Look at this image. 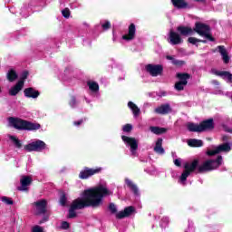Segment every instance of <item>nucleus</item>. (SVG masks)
Instances as JSON below:
<instances>
[{
	"label": "nucleus",
	"mask_w": 232,
	"mask_h": 232,
	"mask_svg": "<svg viewBox=\"0 0 232 232\" xmlns=\"http://www.w3.org/2000/svg\"><path fill=\"white\" fill-rule=\"evenodd\" d=\"M24 150L25 151H38L41 152L44 150H46V143L41 140H37L35 141H33L31 143H28L24 147Z\"/></svg>",
	"instance_id": "nucleus-8"
},
{
	"label": "nucleus",
	"mask_w": 232,
	"mask_h": 232,
	"mask_svg": "<svg viewBox=\"0 0 232 232\" xmlns=\"http://www.w3.org/2000/svg\"><path fill=\"white\" fill-rule=\"evenodd\" d=\"M84 122H86V120H79L77 121H74L73 124H74V126H82V124H84Z\"/></svg>",
	"instance_id": "nucleus-48"
},
{
	"label": "nucleus",
	"mask_w": 232,
	"mask_h": 232,
	"mask_svg": "<svg viewBox=\"0 0 232 232\" xmlns=\"http://www.w3.org/2000/svg\"><path fill=\"white\" fill-rule=\"evenodd\" d=\"M201 37H205L206 39H208L211 43L215 42V38L213 37V35L210 34V32L205 33L203 35H201Z\"/></svg>",
	"instance_id": "nucleus-38"
},
{
	"label": "nucleus",
	"mask_w": 232,
	"mask_h": 232,
	"mask_svg": "<svg viewBox=\"0 0 232 232\" xmlns=\"http://www.w3.org/2000/svg\"><path fill=\"white\" fill-rule=\"evenodd\" d=\"M207 155L208 157H213L215 155H218V151L217 150V148L215 150H208L207 151Z\"/></svg>",
	"instance_id": "nucleus-44"
},
{
	"label": "nucleus",
	"mask_w": 232,
	"mask_h": 232,
	"mask_svg": "<svg viewBox=\"0 0 232 232\" xmlns=\"http://www.w3.org/2000/svg\"><path fill=\"white\" fill-rule=\"evenodd\" d=\"M176 77L179 80V82L184 84V86H188V80L191 79V74L188 72H178Z\"/></svg>",
	"instance_id": "nucleus-22"
},
{
	"label": "nucleus",
	"mask_w": 232,
	"mask_h": 232,
	"mask_svg": "<svg viewBox=\"0 0 232 232\" xmlns=\"http://www.w3.org/2000/svg\"><path fill=\"white\" fill-rule=\"evenodd\" d=\"M222 166V156H218L216 160H208L201 166L197 169V173H206L207 171H213L218 169Z\"/></svg>",
	"instance_id": "nucleus-5"
},
{
	"label": "nucleus",
	"mask_w": 232,
	"mask_h": 232,
	"mask_svg": "<svg viewBox=\"0 0 232 232\" xmlns=\"http://www.w3.org/2000/svg\"><path fill=\"white\" fill-rule=\"evenodd\" d=\"M2 202H5L8 206H12V204H14V201L12 200V198H6V197L2 198Z\"/></svg>",
	"instance_id": "nucleus-41"
},
{
	"label": "nucleus",
	"mask_w": 232,
	"mask_h": 232,
	"mask_svg": "<svg viewBox=\"0 0 232 232\" xmlns=\"http://www.w3.org/2000/svg\"><path fill=\"white\" fill-rule=\"evenodd\" d=\"M121 140L130 146L132 155H134L137 150H139V142L135 138L123 135L121 136Z\"/></svg>",
	"instance_id": "nucleus-10"
},
{
	"label": "nucleus",
	"mask_w": 232,
	"mask_h": 232,
	"mask_svg": "<svg viewBox=\"0 0 232 232\" xmlns=\"http://www.w3.org/2000/svg\"><path fill=\"white\" fill-rule=\"evenodd\" d=\"M169 43L173 46L177 44H182V43H184V40H182V37H180V34L173 30L169 31Z\"/></svg>",
	"instance_id": "nucleus-12"
},
{
	"label": "nucleus",
	"mask_w": 232,
	"mask_h": 232,
	"mask_svg": "<svg viewBox=\"0 0 232 232\" xmlns=\"http://www.w3.org/2000/svg\"><path fill=\"white\" fill-rule=\"evenodd\" d=\"M187 130L193 133H202L204 131H211L215 130V121L212 118L201 121L199 124L188 122L187 124Z\"/></svg>",
	"instance_id": "nucleus-2"
},
{
	"label": "nucleus",
	"mask_w": 232,
	"mask_h": 232,
	"mask_svg": "<svg viewBox=\"0 0 232 232\" xmlns=\"http://www.w3.org/2000/svg\"><path fill=\"white\" fill-rule=\"evenodd\" d=\"M222 139H223L224 141H226V140H227V136H223Z\"/></svg>",
	"instance_id": "nucleus-54"
},
{
	"label": "nucleus",
	"mask_w": 232,
	"mask_h": 232,
	"mask_svg": "<svg viewBox=\"0 0 232 232\" xmlns=\"http://www.w3.org/2000/svg\"><path fill=\"white\" fill-rule=\"evenodd\" d=\"M24 86V82L18 81V82L9 90V95H11L12 97H15V95H17V93H19L21 90H23Z\"/></svg>",
	"instance_id": "nucleus-20"
},
{
	"label": "nucleus",
	"mask_w": 232,
	"mask_h": 232,
	"mask_svg": "<svg viewBox=\"0 0 232 232\" xmlns=\"http://www.w3.org/2000/svg\"><path fill=\"white\" fill-rule=\"evenodd\" d=\"M213 82H214V84H218V81H214Z\"/></svg>",
	"instance_id": "nucleus-55"
},
{
	"label": "nucleus",
	"mask_w": 232,
	"mask_h": 232,
	"mask_svg": "<svg viewBox=\"0 0 232 232\" xmlns=\"http://www.w3.org/2000/svg\"><path fill=\"white\" fill-rule=\"evenodd\" d=\"M122 130L125 133H130L133 130V125L127 123L123 126Z\"/></svg>",
	"instance_id": "nucleus-36"
},
{
	"label": "nucleus",
	"mask_w": 232,
	"mask_h": 232,
	"mask_svg": "<svg viewBox=\"0 0 232 232\" xmlns=\"http://www.w3.org/2000/svg\"><path fill=\"white\" fill-rule=\"evenodd\" d=\"M102 173V168L97 167L96 169H88V177H93V175H99Z\"/></svg>",
	"instance_id": "nucleus-34"
},
{
	"label": "nucleus",
	"mask_w": 232,
	"mask_h": 232,
	"mask_svg": "<svg viewBox=\"0 0 232 232\" xmlns=\"http://www.w3.org/2000/svg\"><path fill=\"white\" fill-rule=\"evenodd\" d=\"M188 146L190 148H202L204 141H202V140L190 139L188 140Z\"/></svg>",
	"instance_id": "nucleus-24"
},
{
	"label": "nucleus",
	"mask_w": 232,
	"mask_h": 232,
	"mask_svg": "<svg viewBox=\"0 0 232 232\" xmlns=\"http://www.w3.org/2000/svg\"><path fill=\"white\" fill-rule=\"evenodd\" d=\"M0 93H1V89H0Z\"/></svg>",
	"instance_id": "nucleus-57"
},
{
	"label": "nucleus",
	"mask_w": 232,
	"mask_h": 232,
	"mask_svg": "<svg viewBox=\"0 0 232 232\" xmlns=\"http://www.w3.org/2000/svg\"><path fill=\"white\" fill-rule=\"evenodd\" d=\"M7 137L11 140V142H13V144L15 146V148H18L19 150L20 148H23V143H21V140H19L17 137L10 134H8Z\"/></svg>",
	"instance_id": "nucleus-33"
},
{
	"label": "nucleus",
	"mask_w": 232,
	"mask_h": 232,
	"mask_svg": "<svg viewBox=\"0 0 232 232\" xmlns=\"http://www.w3.org/2000/svg\"><path fill=\"white\" fill-rule=\"evenodd\" d=\"M179 35H183L184 37H188V35H193V28L184 25H179L177 27Z\"/></svg>",
	"instance_id": "nucleus-19"
},
{
	"label": "nucleus",
	"mask_w": 232,
	"mask_h": 232,
	"mask_svg": "<svg viewBox=\"0 0 232 232\" xmlns=\"http://www.w3.org/2000/svg\"><path fill=\"white\" fill-rule=\"evenodd\" d=\"M128 106L131 109L134 117H139L140 115V109L133 102H129Z\"/></svg>",
	"instance_id": "nucleus-29"
},
{
	"label": "nucleus",
	"mask_w": 232,
	"mask_h": 232,
	"mask_svg": "<svg viewBox=\"0 0 232 232\" xmlns=\"http://www.w3.org/2000/svg\"><path fill=\"white\" fill-rule=\"evenodd\" d=\"M150 130L155 135H162V133H166V131H168V129L166 128L155 127V126L150 127Z\"/></svg>",
	"instance_id": "nucleus-31"
},
{
	"label": "nucleus",
	"mask_w": 232,
	"mask_h": 232,
	"mask_svg": "<svg viewBox=\"0 0 232 232\" xmlns=\"http://www.w3.org/2000/svg\"><path fill=\"white\" fill-rule=\"evenodd\" d=\"M154 111L155 113H158V115H168V113H171L173 110L171 109V105H169V103H165L156 108Z\"/></svg>",
	"instance_id": "nucleus-15"
},
{
	"label": "nucleus",
	"mask_w": 232,
	"mask_h": 232,
	"mask_svg": "<svg viewBox=\"0 0 232 232\" xmlns=\"http://www.w3.org/2000/svg\"><path fill=\"white\" fill-rule=\"evenodd\" d=\"M9 126L15 128L16 130H27L29 131L34 130H40L41 124L32 123L19 118H9L8 119Z\"/></svg>",
	"instance_id": "nucleus-3"
},
{
	"label": "nucleus",
	"mask_w": 232,
	"mask_h": 232,
	"mask_svg": "<svg viewBox=\"0 0 232 232\" xmlns=\"http://www.w3.org/2000/svg\"><path fill=\"white\" fill-rule=\"evenodd\" d=\"M154 151L156 153H160V155H164V148H162V139L159 138L156 141V145L154 147Z\"/></svg>",
	"instance_id": "nucleus-27"
},
{
	"label": "nucleus",
	"mask_w": 232,
	"mask_h": 232,
	"mask_svg": "<svg viewBox=\"0 0 232 232\" xmlns=\"http://www.w3.org/2000/svg\"><path fill=\"white\" fill-rule=\"evenodd\" d=\"M25 97L29 99H37L39 97L38 91L34 90V88H27L24 91Z\"/></svg>",
	"instance_id": "nucleus-23"
},
{
	"label": "nucleus",
	"mask_w": 232,
	"mask_h": 232,
	"mask_svg": "<svg viewBox=\"0 0 232 232\" xmlns=\"http://www.w3.org/2000/svg\"><path fill=\"white\" fill-rule=\"evenodd\" d=\"M83 24L86 25V23H84Z\"/></svg>",
	"instance_id": "nucleus-56"
},
{
	"label": "nucleus",
	"mask_w": 232,
	"mask_h": 232,
	"mask_svg": "<svg viewBox=\"0 0 232 232\" xmlns=\"http://www.w3.org/2000/svg\"><path fill=\"white\" fill-rule=\"evenodd\" d=\"M79 178L82 179H88V168H85L80 172Z\"/></svg>",
	"instance_id": "nucleus-37"
},
{
	"label": "nucleus",
	"mask_w": 232,
	"mask_h": 232,
	"mask_svg": "<svg viewBox=\"0 0 232 232\" xmlns=\"http://www.w3.org/2000/svg\"><path fill=\"white\" fill-rule=\"evenodd\" d=\"M226 131H227V133H232V129H226Z\"/></svg>",
	"instance_id": "nucleus-52"
},
{
	"label": "nucleus",
	"mask_w": 232,
	"mask_h": 232,
	"mask_svg": "<svg viewBox=\"0 0 232 232\" xmlns=\"http://www.w3.org/2000/svg\"><path fill=\"white\" fill-rule=\"evenodd\" d=\"M37 215H43L46 212V201L44 199L34 202Z\"/></svg>",
	"instance_id": "nucleus-18"
},
{
	"label": "nucleus",
	"mask_w": 232,
	"mask_h": 232,
	"mask_svg": "<svg viewBox=\"0 0 232 232\" xmlns=\"http://www.w3.org/2000/svg\"><path fill=\"white\" fill-rule=\"evenodd\" d=\"M216 150H218V153H228V151L231 150V145L229 143H223L216 147Z\"/></svg>",
	"instance_id": "nucleus-28"
},
{
	"label": "nucleus",
	"mask_w": 232,
	"mask_h": 232,
	"mask_svg": "<svg viewBox=\"0 0 232 232\" xmlns=\"http://www.w3.org/2000/svg\"><path fill=\"white\" fill-rule=\"evenodd\" d=\"M200 41V39H198L196 37H188V43H189L190 44H197V43H198Z\"/></svg>",
	"instance_id": "nucleus-42"
},
{
	"label": "nucleus",
	"mask_w": 232,
	"mask_h": 232,
	"mask_svg": "<svg viewBox=\"0 0 232 232\" xmlns=\"http://www.w3.org/2000/svg\"><path fill=\"white\" fill-rule=\"evenodd\" d=\"M88 206V189H85L82 196L75 199L71 208L69 209V218H75L77 217V213H75L76 209H84Z\"/></svg>",
	"instance_id": "nucleus-4"
},
{
	"label": "nucleus",
	"mask_w": 232,
	"mask_h": 232,
	"mask_svg": "<svg viewBox=\"0 0 232 232\" xmlns=\"http://www.w3.org/2000/svg\"><path fill=\"white\" fill-rule=\"evenodd\" d=\"M26 79H28V72L27 71H24L20 76V80L19 81H23V82H24V81H26Z\"/></svg>",
	"instance_id": "nucleus-43"
},
{
	"label": "nucleus",
	"mask_w": 232,
	"mask_h": 232,
	"mask_svg": "<svg viewBox=\"0 0 232 232\" xmlns=\"http://www.w3.org/2000/svg\"><path fill=\"white\" fill-rule=\"evenodd\" d=\"M184 86H185L184 83H182V82L179 81L175 83L174 88L178 92H182V90H184Z\"/></svg>",
	"instance_id": "nucleus-35"
},
{
	"label": "nucleus",
	"mask_w": 232,
	"mask_h": 232,
	"mask_svg": "<svg viewBox=\"0 0 232 232\" xmlns=\"http://www.w3.org/2000/svg\"><path fill=\"white\" fill-rule=\"evenodd\" d=\"M184 169L185 170L180 176L181 182H186L191 173H194V171H197V169H198V160H194L190 164L185 163Z\"/></svg>",
	"instance_id": "nucleus-7"
},
{
	"label": "nucleus",
	"mask_w": 232,
	"mask_h": 232,
	"mask_svg": "<svg viewBox=\"0 0 232 232\" xmlns=\"http://www.w3.org/2000/svg\"><path fill=\"white\" fill-rule=\"evenodd\" d=\"M88 88L92 93H99V83L97 82H88Z\"/></svg>",
	"instance_id": "nucleus-30"
},
{
	"label": "nucleus",
	"mask_w": 232,
	"mask_h": 232,
	"mask_svg": "<svg viewBox=\"0 0 232 232\" xmlns=\"http://www.w3.org/2000/svg\"><path fill=\"white\" fill-rule=\"evenodd\" d=\"M21 186L18 187L19 191H28V186L32 184V178L28 176H24L20 179Z\"/></svg>",
	"instance_id": "nucleus-17"
},
{
	"label": "nucleus",
	"mask_w": 232,
	"mask_h": 232,
	"mask_svg": "<svg viewBox=\"0 0 232 232\" xmlns=\"http://www.w3.org/2000/svg\"><path fill=\"white\" fill-rule=\"evenodd\" d=\"M218 50L222 57L223 62L225 64H229V54H227V50L224 45H218Z\"/></svg>",
	"instance_id": "nucleus-21"
},
{
	"label": "nucleus",
	"mask_w": 232,
	"mask_h": 232,
	"mask_svg": "<svg viewBox=\"0 0 232 232\" xmlns=\"http://www.w3.org/2000/svg\"><path fill=\"white\" fill-rule=\"evenodd\" d=\"M196 3H204V0H194Z\"/></svg>",
	"instance_id": "nucleus-53"
},
{
	"label": "nucleus",
	"mask_w": 232,
	"mask_h": 232,
	"mask_svg": "<svg viewBox=\"0 0 232 232\" xmlns=\"http://www.w3.org/2000/svg\"><path fill=\"white\" fill-rule=\"evenodd\" d=\"M111 195V192L102 185H100L94 188L88 189V208H101L102 206V198Z\"/></svg>",
	"instance_id": "nucleus-1"
},
{
	"label": "nucleus",
	"mask_w": 232,
	"mask_h": 232,
	"mask_svg": "<svg viewBox=\"0 0 232 232\" xmlns=\"http://www.w3.org/2000/svg\"><path fill=\"white\" fill-rule=\"evenodd\" d=\"M32 232H44V228L40 226H34L32 229Z\"/></svg>",
	"instance_id": "nucleus-45"
},
{
	"label": "nucleus",
	"mask_w": 232,
	"mask_h": 232,
	"mask_svg": "<svg viewBox=\"0 0 232 232\" xmlns=\"http://www.w3.org/2000/svg\"><path fill=\"white\" fill-rule=\"evenodd\" d=\"M174 164H175V166H178V168H180L182 166V163L180 162V160L179 159L174 160Z\"/></svg>",
	"instance_id": "nucleus-50"
},
{
	"label": "nucleus",
	"mask_w": 232,
	"mask_h": 232,
	"mask_svg": "<svg viewBox=\"0 0 232 232\" xmlns=\"http://www.w3.org/2000/svg\"><path fill=\"white\" fill-rule=\"evenodd\" d=\"M211 73L218 77H222V79H227L228 82H232V73L227 71H218L217 69H212Z\"/></svg>",
	"instance_id": "nucleus-16"
},
{
	"label": "nucleus",
	"mask_w": 232,
	"mask_h": 232,
	"mask_svg": "<svg viewBox=\"0 0 232 232\" xmlns=\"http://www.w3.org/2000/svg\"><path fill=\"white\" fill-rule=\"evenodd\" d=\"M171 4L173 5L174 8L178 10H186L193 8L186 0H170Z\"/></svg>",
	"instance_id": "nucleus-13"
},
{
	"label": "nucleus",
	"mask_w": 232,
	"mask_h": 232,
	"mask_svg": "<svg viewBox=\"0 0 232 232\" xmlns=\"http://www.w3.org/2000/svg\"><path fill=\"white\" fill-rule=\"evenodd\" d=\"M135 34H137V27L135 24H130L128 27V34L122 35L123 41H133L135 39Z\"/></svg>",
	"instance_id": "nucleus-14"
},
{
	"label": "nucleus",
	"mask_w": 232,
	"mask_h": 232,
	"mask_svg": "<svg viewBox=\"0 0 232 232\" xmlns=\"http://www.w3.org/2000/svg\"><path fill=\"white\" fill-rule=\"evenodd\" d=\"M102 28H103V30H110L111 28V24L107 21L103 24H102Z\"/></svg>",
	"instance_id": "nucleus-46"
},
{
	"label": "nucleus",
	"mask_w": 232,
	"mask_h": 232,
	"mask_svg": "<svg viewBox=\"0 0 232 232\" xmlns=\"http://www.w3.org/2000/svg\"><path fill=\"white\" fill-rule=\"evenodd\" d=\"M62 229H68V227H70V223L63 221L62 222Z\"/></svg>",
	"instance_id": "nucleus-49"
},
{
	"label": "nucleus",
	"mask_w": 232,
	"mask_h": 232,
	"mask_svg": "<svg viewBox=\"0 0 232 232\" xmlns=\"http://www.w3.org/2000/svg\"><path fill=\"white\" fill-rule=\"evenodd\" d=\"M145 70L150 73V75H151V77H159V75H162L164 67L161 64L149 63L145 66Z\"/></svg>",
	"instance_id": "nucleus-9"
},
{
	"label": "nucleus",
	"mask_w": 232,
	"mask_h": 232,
	"mask_svg": "<svg viewBox=\"0 0 232 232\" xmlns=\"http://www.w3.org/2000/svg\"><path fill=\"white\" fill-rule=\"evenodd\" d=\"M62 14L63 15V17L65 19H69L70 18V14H71L70 9L69 8L63 9L62 10Z\"/></svg>",
	"instance_id": "nucleus-39"
},
{
	"label": "nucleus",
	"mask_w": 232,
	"mask_h": 232,
	"mask_svg": "<svg viewBox=\"0 0 232 232\" xmlns=\"http://www.w3.org/2000/svg\"><path fill=\"white\" fill-rule=\"evenodd\" d=\"M69 104L71 106V108H75V106H77V101L75 100V98L72 97Z\"/></svg>",
	"instance_id": "nucleus-47"
},
{
	"label": "nucleus",
	"mask_w": 232,
	"mask_h": 232,
	"mask_svg": "<svg viewBox=\"0 0 232 232\" xmlns=\"http://www.w3.org/2000/svg\"><path fill=\"white\" fill-rule=\"evenodd\" d=\"M6 77L9 82H14L17 79V72L15 70L10 69L6 73Z\"/></svg>",
	"instance_id": "nucleus-32"
},
{
	"label": "nucleus",
	"mask_w": 232,
	"mask_h": 232,
	"mask_svg": "<svg viewBox=\"0 0 232 232\" xmlns=\"http://www.w3.org/2000/svg\"><path fill=\"white\" fill-rule=\"evenodd\" d=\"M60 204H61V206H66V194L65 193H62V195L60 197Z\"/></svg>",
	"instance_id": "nucleus-40"
},
{
	"label": "nucleus",
	"mask_w": 232,
	"mask_h": 232,
	"mask_svg": "<svg viewBox=\"0 0 232 232\" xmlns=\"http://www.w3.org/2000/svg\"><path fill=\"white\" fill-rule=\"evenodd\" d=\"M198 43H203V44H206V43H208V41L207 40H200L199 39V42Z\"/></svg>",
	"instance_id": "nucleus-51"
},
{
	"label": "nucleus",
	"mask_w": 232,
	"mask_h": 232,
	"mask_svg": "<svg viewBox=\"0 0 232 232\" xmlns=\"http://www.w3.org/2000/svg\"><path fill=\"white\" fill-rule=\"evenodd\" d=\"M194 32L198 35L202 36L207 32H211V27L209 25L202 23V22H196L195 27L193 28Z\"/></svg>",
	"instance_id": "nucleus-11"
},
{
	"label": "nucleus",
	"mask_w": 232,
	"mask_h": 232,
	"mask_svg": "<svg viewBox=\"0 0 232 232\" xmlns=\"http://www.w3.org/2000/svg\"><path fill=\"white\" fill-rule=\"evenodd\" d=\"M108 209L111 212V215H115L117 220H122V218H128L131 217L132 213H135V207L129 206L123 210L117 212V206L114 203H110Z\"/></svg>",
	"instance_id": "nucleus-6"
},
{
	"label": "nucleus",
	"mask_w": 232,
	"mask_h": 232,
	"mask_svg": "<svg viewBox=\"0 0 232 232\" xmlns=\"http://www.w3.org/2000/svg\"><path fill=\"white\" fill-rule=\"evenodd\" d=\"M166 59L168 61H172V64H174V66H177L178 68H180L182 66H184V64H186V61L183 60H177L175 59L173 56L171 55H167Z\"/></svg>",
	"instance_id": "nucleus-25"
},
{
	"label": "nucleus",
	"mask_w": 232,
	"mask_h": 232,
	"mask_svg": "<svg viewBox=\"0 0 232 232\" xmlns=\"http://www.w3.org/2000/svg\"><path fill=\"white\" fill-rule=\"evenodd\" d=\"M125 184L130 188V189L134 193L135 195H139V188L133 181H131L130 179H125Z\"/></svg>",
	"instance_id": "nucleus-26"
}]
</instances>
